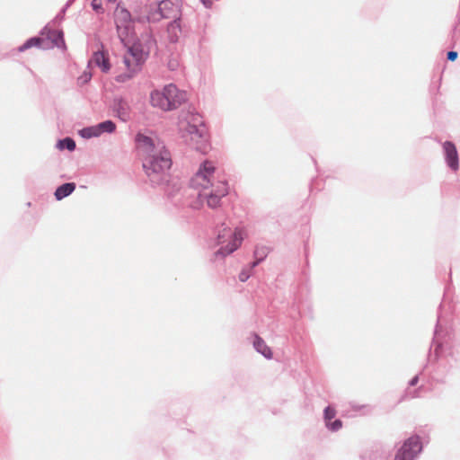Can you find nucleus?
Here are the masks:
<instances>
[{"label": "nucleus", "mask_w": 460, "mask_h": 460, "mask_svg": "<svg viewBox=\"0 0 460 460\" xmlns=\"http://www.w3.org/2000/svg\"><path fill=\"white\" fill-rule=\"evenodd\" d=\"M136 145L143 156V168L149 181L155 185L167 182L172 159L163 142L155 136L138 133Z\"/></svg>", "instance_id": "nucleus-1"}, {"label": "nucleus", "mask_w": 460, "mask_h": 460, "mask_svg": "<svg viewBox=\"0 0 460 460\" xmlns=\"http://www.w3.org/2000/svg\"><path fill=\"white\" fill-rule=\"evenodd\" d=\"M181 137L192 148L206 153L208 149V136L205 127L198 115L186 113L178 123Z\"/></svg>", "instance_id": "nucleus-2"}, {"label": "nucleus", "mask_w": 460, "mask_h": 460, "mask_svg": "<svg viewBox=\"0 0 460 460\" xmlns=\"http://www.w3.org/2000/svg\"><path fill=\"white\" fill-rule=\"evenodd\" d=\"M153 43V40H150L146 45L137 41L128 47V49L123 56V64L128 71L125 74L118 75L116 78L117 81L125 82L132 78L139 71L140 66L145 62Z\"/></svg>", "instance_id": "nucleus-3"}, {"label": "nucleus", "mask_w": 460, "mask_h": 460, "mask_svg": "<svg viewBox=\"0 0 460 460\" xmlns=\"http://www.w3.org/2000/svg\"><path fill=\"white\" fill-rule=\"evenodd\" d=\"M186 100L187 93L173 84L165 85L162 90H155L150 95L152 106L165 111L176 109Z\"/></svg>", "instance_id": "nucleus-4"}, {"label": "nucleus", "mask_w": 460, "mask_h": 460, "mask_svg": "<svg viewBox=\"0 0 460 460\" xmlns=\"http://www.w3.org/2000/svg\"><path fill=\"white\" fill-rule=\"evenodd\" d=\"M181 2L160 0L156 5L149 6L143 13L136 16L139 22H158L162 19L178 18Z\"/></svg>", "instance_id": "nucleus-5"}, {"label": "nucleus", "mask_w": 460, "mask_h": 460, "mask_svg": "<svg viewBox=\"0 0 460 460\" xmlns=\"http://www.w3.org/2000/svg\"><path fill=\"white\" fill-rule=\"evenodd\" d=\"M243 239V231L241 229L232 230L223 226L217 234V243L221 245L216 255L226 256L234 252L241 245Z\"/></svg>", "instance_id": "nucleus-6"}, {"label": "nucleus", "mask_w": 460, "mask_h": 460, "mask_svg": "<svg viewBox=\"0 0 460 460\" xmlns=\"http://www.w3.org/2000/svg\"><path fill=\"white\" fill-rule=\"evenodd\" d=\"M216 172L217 169L213 162H203L191 178V186L199 190H208L209 188L216 186L217 181H219Z\"/></svg>", "instance_id": "nucleus-7"}, {"label": "nucleus", "mask_w": 460, "mask_h": 460, "mask_svg": "<svg viewBox=\"0 0 460 460\" xmlns=\"http://www.w3.org/2000/svg\"><path fill=\"white\" fill-rule=\"evenodd\" d=\"M114 15L119 38L125 46H128L134 34L132 16L126 8L120 5L116 8Z\"/></svg>", "instance_id": "nucleus-8"}, {"label": "nucleus", "mask_w": 460, "mask_h": 460, "mask_svg": "<svg viewBox=\"0 0 460 460\" xmlns=\"http://www.w3.org/2000/svg\"><path fill=\"white\" fill-rule=\"evenodd\" d=\"M208 190H199V197L206 199L208 206L212 208L218 207L221 198L228 193L227 183L225 181H217L216 186Z\"/></svg>", "instance_id": "nucleus-9"}, {"label": "nucleus", "mask_w": 460, "mask_h": 460, "mask_svg": "<svg viewBox=\"0 0 460 460\" xmlns=\"http://www.w3.org/2000/svg\"><path fill=\"white\" fill-rule=\"evenodd\" d=\"M421 449L422 446L419 437H411L399 448L394 460H414Z\"/></svg>", "instance_id": "nucleus-10"}, {"label": "nucleus", "mask_w": 460, "mask_h": 460, "mask_svg": "<svg viewBox=\"0 0 460 460\" xmlns=\"http://www.w3.org/2000/svg\"><path fill=\"white\" fill-rule=\"evenodd\" d=\"M112 110L116 116L122 121L130 119V106L128 102L123 99H115L112 104Z\"/></svg>", "instance_id": "nucleus-11"}, {"label": "nucleus", "mask_w": 460, "mask_h": 460, "mask_svg": "<svg viewBox=\"0 0 460 460\" xmlns=\"http://www.w3.org/2000/svg\"><path fill=\"white\" fill-rule=\"evenodd\" d=\"M89 66L99 67L102 72L107 73L111 69V64L107 54L104 51H96L89 61Z\"/></svg>", "instance_id": "nucleus-12"}, {"label": "nucleus", "mask_w": 460, "mask_h": 460, "mask_svg": "<svg viewBox=\"0 0 460 460\" xmlns=\"http://www.w3.org/2000/svg\"><path fill=\"white\" fill-rule=\"evenodd\" d=\"M447 165L453 170L458 169V155L455 145L451 142H446L443 146Z\"/></svg>", "instance_id": "nucleus-13"}, {"label": "nucleus", "mask_w": 460, "mask_h": 460, "mask_svg": "<svg viewBox=\"0 0 460 460\" xmlns=\"http://www.w3.org/2000/svg\"><path fill=\"white\" fill-rule=\"evenodd\" d=\"M44 31L47 32V37L49 40H51V45L47 44L49 47H58V48H63L65 46L64 39H63V32L58 31H50L47 28L44 29ZM45 34V32H43Z\"/></svg>", "instance_id": "nucleus-14"}, {"label": "nucleus", "mask_w": 460, "mask_h": 460, "mask_svg": "<svg viewBox=\"0 0 460 460\" xmlns=\"http://www.w3.org/2000/svg\"><path fill=\"white\" fill-rule=\"evenodd\" d=\"M173 19L167 27L168 39L171 42H176L181 31L179 17Z\"/></svg>", "instance_id": "nucleus-15"}, {"label": "nucleus", "mask_w": 460, "mask_h": 460, "mask_svg": "<svg viewBox=\"0 0 460 460\" xmlns=\"http://www.w3.org/2000/svg\"><path fill=\"white\" fill-rule=\"evenodd\" d=\"M253 347L259 353L263 355L266 358L270 359L272 358V351L270 348L268 347L265 341L258 335H255L254 337Z\"/></svg>", "instance_id": "nucleus-16"}, {"label": "nucleus", "mask_w": 460, "mask_h": 460, "mask_svg": "<svg viewBox=\"0 0 460 460\" xmlns=\"http://www.w3.org/2000/svg\"><path fill=\"white\" fill-rule=\"evenodd\" d=\"M75 183H64L56 190L55 197L58 200H60L70 195L75 190Z\"/></svg>", "instance_id": "nucleus-17"}, {"label": "nucleus", "mask_w": 460, "mask_h": 460, "mask_svg": "<svg viewBox=\"0 0 460 460\" xmlns=\"http://www.w3.org/2000/svg\"><path fill=\"white\" fill-rule=\"evenodd\" d=\"M95 126L100 136L103 133H112L116 129V125L111 120H105L103 122L96 124Z\"/></svg>", "instance_id": "nucleus-18"}, {"label": "nucleus", "mask_w": 460, "mask_h": 460, "mask_svg": "<svg viewBox=\"0 0 460 460\" xmlns=\"http://www.w3.org/2000/svg\"><path fill=\"white\" fill-rule=\"evenodd\" d=\"M33 46H39L40 48H49L48 45L44 44V40L40 38H31L28 40L23 45L19 48L20 51H24Z\"/></svg>", "instance_id": "nucleus-19"}, {"label": "nucleus", "mask_w": 460, "mask_h": 460, "mask_svg": "<svg viewBox=\"0 0 460 460\" xmlns=\"http://www.w3.org/2000/svg\"><path fill=\"white\" fill-rule=\"evenodd\" d=\"M78 134L83 138H86V139H89V138H92V137H100L99 132H98L97 128H96L95 125L90 126V127H86V128H84L80 129Z\"/></svg>", "instance_id": "nucleus-20"}, {"label": "nucleus", "mask_w": 460, "mask_h": 460, "mask_svg": "<svg viewBox=\"0 0 460 460\" xmlns=\"http://www.w3.org/2000/svg\"><path fill=\"white\" fill-rule=\"evenodd\" d=\"M57 146L60 150L67 149L69 151H74L75 148V142L70 137H66L62 140H59L57 144Z\"/></svg>", "instance_id": "nucleus-21"}, {"label": "nucleus", "mask_w": 460, "mask_h": 460, "mask_svg": "<svg viewBox=\"0 0 460 460\" xmlns=\"http://www.w3.org/2000/svg\"><path fill=\"white\" fill-rule=\"evenodd\" d=\"M336 415V411L333 408L328 406L324 410V420L325 422H329L332 419H333Z\"/></svg>", "instance_id": "nucleus-22"}, {"label": "nucleus", "mask_w": 460, "mask_h": 460, "mask_svg": "<svg viewBox=\"0 0 460 460\" xmlns=\"http://www.w3.org/2000/svg\"><path fill=\"white\" fill-rule=\"evenodd\" d=\"M342 426V423L340 420H335L334 421L331 422V420L329 422L326 423V427L332 430V431H337L339 430Z\"/></svg>", "instance_id": "nucleus-23"}, {"label": "nucleus", "mask_w": 460, "mask_h": 460, "mask_svg": "<svg viewBox=\"0 0 460 460\" xmlns=\"http://www.w3.org/2000/svg\"><path fill=\"white\" fill-rule=\"evenodd\" d=\"M91 5L93 9L98 13H103V7H102V0H93L91 3Z\"/></svg>", "instance_id": "nucleus-24"}, {"label": "nucleus", "mask_w": 460, "mask_h": 460, "mask_svg": "<svg viewBox=\"0 0 460 460\" xmlns=\"http://www.w3.org/2000/svg\"><path fill=\"white\" fill-rule=\"evenodd\" d=\"M250 271L246 270H243L239 274V279L242 282L246 281L250 278Z\"/></svg>", "instance_id": "nucleus-25"}, {"label": "nucleus", "mask_w": 460, "mask_h": 460, "mask_svg": "<svg viewBox=\"0 0 460 460\" xmlns=\"http://www.w3.org/2000/svg\"><path fill=\"white\" fill-rule=\"evenodd\" d=\"M92 75L91 74L89 73H84V75H82L78 80L81 82V83H87L90 79H91Z\"/></svg>", "instance_id": "nucleus-26"}, {"label": "nucleus", "mask_w": 460, "mask_h": 460, "mask_svg": "<svg viewBox=\"0 0 460 460\" xmlns=\"http://www.w3.org/2000/svg\"><path fill=\"white\" fill-rule=\"evenodd\" d=\"M457 58V52L456 51H449L447 53V58L450 60V61H455Z\"/></svg>", "instance_id": "nucleus-27"}, {"label": "nucleus", "mask_w": 460, "mask_h": 460, "mask_svg": "<svg viewBox=\"0 0 460 460\" xmlns=\"http://www.w3.org/2000/svg\"><path fill=\"white\" fill-rule=\"evenodd\" d=\"M200 2L206 6L210 7L212 4V2L210 0H200Z\"/></svg>", "instance_id": "nucleus-28"}, {"label": "nucleus", "mask_w": 460, "mask_h": 460, "mask_svg": "<svg viewBox=\"0 0 460 460\" xmlns=\"http://www.w3.org/2000/svg\"><path fill=\"white\" fill-rule=\"evenodd\" d=\"M417 382H418V376H415V377H413V378L411 379V381L410 385H415L417 384Z\"/></svg>", "instance_id": "nucleus-29"}, {"label": "nucleus", "mask_w": 460, "mask_h": 460, "mask_svg": "<svg viewBox=\"0 0 460 460\" xmlns=\"http://www.w3.org/2000/svg\"><path fill=\"white\" fill-rule=\"evenodd\" d=\"M257 264H258V261L253 262L252 266L254 267V266H256Z\"/></svg>", "instance_id": "nucleus-30"}]
</instances>
